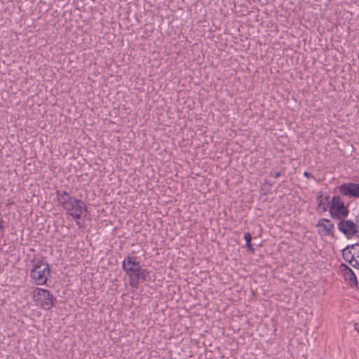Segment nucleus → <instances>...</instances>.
Listing matches in <instances>:
<instances>
[{"label":"nucleus","instance_id":"obj_1","mask_svg":"<svg viewBox=\"0 0 359 359\" xmlns=\"http://www.w3.org/2000/svg\"><path fill=\"white\" fill-rule=\"evenodd\" d=\"M55 194L58 205L65 211L66 215L71 217L80 227L79 220L83 219L87 215L86 203L72 196L65 191L57 190Z\"/></svg>","mask_w":359,"mask_h":359},{"label":"nucleus","instance_id":"obj_2","mask_svg":"<svg viewBox=\"0 0 359 359\" xmlns=\"http://www.w3.org/2000/svg\"><path fill=\"white\" fill-rule=\"evenodd\" d=\"M49 275V264L43 260H39L30 273L31 278L39 285H45Z\"/></svg>","mask_w":359,"mask_h":359},{"label":"nucleus","instance_id":"obj_3","mask_svg":"<svg viewBox=\"0 0 359 359\" xmlns=\"http://www.w3.org/2000/svg\"><path fill=\"white\" fill-rule=\"evenodd\" d=\"M329 213L332 219H342L349 214L348 208L340 196H334L330 203Z\"/></svg>","mask_w":359,"mask_h":359},{"label":"nucleus","instance_id":"obj_4","mask_svg":"<svg viewBox=\"0 0 359 359\" xmlns=\"http://www.w3.org/2000/svg\"><path fill=\"white\" fill-rule=\"evenodd\" d=\"M34 295L37 305L42 309L49 310L54 306L55 298L49 290L42 288H37Z\"/></svg>","mask_w":359,"mask_h":359},{"label":"nucleus","instance_id":"obj_5","mask_svg":"<svg viewBox=\"0 0 359 359\" xmlns=\"http://www.w3.org/2000/svg\"><path fill=\"white\" fill-rule=\"evenodd\" d=\"M125 273L128 276L129 285L133 288H137L140 283L147 281L149 274V271L141 266Z\"/></svg>","mask_w":359,"mask_h":359},{"label":"nucleus","instance_id":"obj_6","mask_svg":"<svg viewBox=\"0 0 359 359\" xmlns=\"http://www.w3.org/2000/svg\"><path fill=\"white\" fill-rule=\"evenodd\" d=\"M339 193L348 198H359V184L354 182L343 183L339 187Z\"/></svg>","mask_w":359,"mask_h":359},{"label":"nucleus","instance_id":"obj_7","mask_svg":"<svg viewBox=\"0 0 359 359\" xmlns=\"http://www.w3.org/2000/svg\"><path fill=\"white\" fill-rule=\"evenodd\" d=\"M338 223V229L344 234L352 236L358 232V224L351 220L340 219Z\"/></svg>","mask_w":359,"mask_h":359},{"label":"nucleus","instance_id":"obj_8","mask_svg":"<svg viewBox=\"0 0 359 359\" xmlns=\"http://www.w3.org/2000/svg\"><path fill=\"white\" fill-rule=\"evenodd\" d=\"M316 226L318 228V233L322 236L332 234L334 229V224L330 219L326 218L320 219Z\"/></svg>","mask_w":359,"mask_h":359},{"label":"nucleus","instance_id":"obj_9","mask_svg":"<svg viewBox=\"0 0 359 359\" xmlns=\"http://www.w3.org/2000/svg\"><path fill=\"white\" fill-rule=\"evenodd\" d=\"M340 268L343 272L344 278L348 281L351 287L358 285V280L356 275L353 270L346 264H341Z\"/></svg>","mask_w":359,"mask_h":359},{"label":"nucleus","instance_id":"obj_10","mask_svg":"<svg viewBox=\"0 0 359 359\" xmlns=\"http://www.w3.org/2000/svg\"><path fill=\"white\" fill-rule=\"evenodd\" d=\"M140 266V261L137 257L128 255L122 262L121 267L123 271L127 272L130 269H135Z\"/></svg>","mask_w":359,"mask_h":359},{"label":"nucleus","instance_id":"obj_11","mask_svg":"<svg viewBox=\"0 0 359 359\" xmlns=\"http://www.w3.org/2000/svg\"><path fill=\"white\" fill-rule=\"evenodd\" d=\"M330 196L327 194H324L323 192H319L316 201L318 204V209L321 210L322 212H325L330 208V203L329 201Z\"/></svg>","mask_w":359,"mask_h":359},{"label":"nucleus","instance_id":"obj_12","mask_svg":"<svg viewBox=\"0 0 359 359\" xmlns=\"http://www.w3.org/2000/svg\"><path fill=\"white\" fill-rule=\"evenodd\" d=\"M244 239L245 240V246L251 253H254L255 250L251 245L252 236L249 232L245 233Z\"/></svg>","mask_w":359,"mask_h":359},{"label":"nucleus","instance_id":"obj_13","mask_svg":"<svg viewBox=\"0 0 359 359\" xmlns=\"http://www.w3.org/2000/svg\"><path fill=\"white\" fill-rule=\"evenodd\" d=\"M352 248L354 250H358L357 256L354 257L349 264L353 267L359 269V248L356 249L354 246H352Z\"/></svg>","mask_w":359,"mask_h":359},{"label":"nucleus","instance_id":"obj_14","mask_svg":"<svg viewBox=\"0 0 359 359\" xmlns=\"http://www.w3.org/2000/svg\"><path fill=\"white\" fill-rule=\"evenodd\" d=\"M342 255L344 259L348 263H350L353 258L355 257V255L353 254L351 251L348 250V249H345L343 250Z\"/></svg>","mask_w":359,"mask_h":359},{"label":"nucleus","instance_id":"obj_15","mask_svg":"<svg viewBox=\"0 0 359 359\" xmlns=\"http://www.w3.org/2000/svg\"><path fill=\"white\" fill-rule=\"evenodd\" d=\"M4 229V221L1 217H0V231Z\"/></svg>","mask_w":359,"mask_h":359},{"label":"nucleus","instance_id":"obj_16","mask_svg":"<svg viewBox=\"0 0 359 359\" xmlns=\"http://www.w3.org/2000/svg\"><path fill=\"white\" fill-rule=\"evenodd\" d=\"M304 176L306 177L307 178H313V176L309 172L307 171H305L304 172Z\"/></svg>","mask_w":359,"mask_h":359},{"label":"nucleus","instance_id":"obj_17","mask_svg":"<svg viewBox=\"0 0 359 359\" xmlns=\"http://www.w3.org/2000/svg\"><path fill=\"white\" fill-rule=\"evenodd\" d=\"M273 176H274L275 178H278V177H279L280 176V172H276L274 173Z\"/></svg>","mask_w":359,"mask_h":359},{"label":"nucleus","instance_id":"obj_18","mask_svg":"<svg viewBox=\"0 0 359 359\" xmlns=\"http://www.w3.org/2000/svg\"><path fill=\"white\" fill-rule=\"evenodd\" d=\"M355 330L359 331V325L358 323H355Z\"/></svg>","mask_w":359,"mask_h":359},{"label":"nucleus","instance_id":"obj_19","mask_svg":"<svg viewBox=\"0 0 359 359\" xmlns=\"http://www.w3.org/2000/svg\"><path fill=\"white\" fill-rule=\"evenodd\" d=\"M356 222L359 224V215L356 217Z\"/></svg>","mask_w":359,"mask_h":359}]
</instances>
